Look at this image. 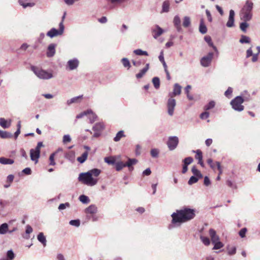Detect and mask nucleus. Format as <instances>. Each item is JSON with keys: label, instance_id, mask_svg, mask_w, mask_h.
Here are the masks:
<instances>
[{"label": "nucleus", "instance_id": "obj_20", "mask_svg": "<svg viewBox=\"0 0 260 260\" xmlns=\"http://www.w3.org/2000/svg\"><path fill=\"white\" fill-rule=\"evenodd\" d=\"M252 18L251 12H242L241 14V19L244 21H249Z\"/></svg>", "mask_w": 260, "mask_h": 260}, {"label": "nucleus", "instance_id": "obj_56", "mask_svg": "<svg viewBox=\"0 0 260 260\" xmlns=\"http://www.w3.org/2000/svg\"><path fill=\"white\" fill-rule=\"evenodd\" d=\"M247 229L246 228H242L239 232V235L241 238L245 237L246 233L247 232Z\"/></svg>", "mask_w": 260, "mask_h": 260}, {"label": "nucleus", "instance_id": "obj_13", "mask_svg": "<svg viewBox=\"0 0 260 260\" xmlns=\"http://www.w3.org/2000/svg\"><path fill=\"white\" fill-rule=\"evenodd\" d=\"M174 25L178 32H181L182 29L181 26V20L179 16L176 15L173 19Z\"/></svg>", "mask_w": 260, "mask_h": 260}, {"label": "nucleus", "instance_id": "obj_50", "mask_svg": "<svg viewBox=\"0 0 260 260\" xmlns=\"http://www.w3.org/2000/svg\"><path fill=\"white\" fill-rule=\"evenodd\" d=\"M0 137L2 138H8L11 137V135L7 132L0 130Z\"/></svg>", "mask_w": 260, "mask_h": 260}, {"label": "nucleus", "instance_id": "obj_62", "mask_svg": "<svg viewBox=\"0 0 260 260\" xmlns=\"http://www.w3.org/2000/svg\"><path fill=\"white\" fill-rule=\"evenodd\" d=\"M210 180L207 176H205L204 180V184L206 186H209L210 184Z\"/></svg>", "mask_w": 260, "mask_h": 260}, {"label": "nucleus", "instance_id": "obj_37", "mask_svg": "<svg viewBox=\"0 0 260 260\" xmlns=\"http://www.w3.org/2000/svg\"><path fill=\"white\" fill-rule=\"evenodd\" d=\"M101 172V170L98 169H93L88 171V173L91 174V176H94L97 177L100 174Z\"/></svg>", "mask_w": 260, "mask_h": 260}, {"label": "nucleus", "instance_id": "obj_26", "mask_svg": "<svg viewBox=\"0 0 260 260\" xmlns=\"http://www.w3.org/2000/svg\"><path fill=\"white\" fill-rule=\"evenodd\" d=\"M60 151L62 152V149H58L56 152L52 153L51 154V155L49 157V161H50V165H54L55 162H54V156L56 155Z\"/></svg>", "mask_w": 260, "mask_h": 260}, {"label": "nucleus", "instance_id": "obj_4", "mask_svg": "<svg viewBox=\"0 0 260 260\" xmlns=\"http://www.w3.org/2000/svg\"><path fill=\"white\" fill-rule=\"evenodd\" d=\"M31 70L40 79H48L52 77V74L36 66H31Z\"/></svg>", "mask_w": 260, "mask_h": 260}, {"label": "nucleus", "instance_id": "obj_58", "mask_svg": "<svg viewBox=\"0 0 260 260\" xmlns=\"http://www.w3.org/2000/svg\"><path fill=\"white\" fill-rule=\"evenodd\" d=\"M7 256L8 260H12L14 258V254L12 250H9L7 252Z\"/></svg>", "mask_w": 260, "mask_h": 260}, {"label": "nucleus", "instance_id": "obj_11", "mask_svg": "<svg viewBox=\"0 0 260 260\" xmlns=\"http://www.w3.org/2000/svg\"><path fill=\"white\" fill-rule=\"evenodd\" d=\"M181 86L178 83H175L174 85L173 92L169 93V96L173 98L176 95L180 94L181 91Z\"/></svg>", "mask_w": 260, "mask_h": 260}, {"label": "nucleus", "instance_id": "obj_49", "mask_svg": "<svg viewBox=\"0 0 260 260\" xmlns=\"http://www.w3.org/2000/svg\"><path fill=\"white\" fill-rule=\"evenodd\" d=\"M239 42L242 43H249L250 42V38L246 36H242Z\"/></svg>", "mask_w": 260, "mask_h": 260}, {"label": "nucleus", "instance_id": "obj_15", "mask_svg": "<svg viewBox=\"0 0 260 260\" xmlns=\"http://www.w3.org/2000/svg\"><path fill=\"white\" fill-rule=\"evenodd\" d=\"M209 233L211 237L212 243H215L219 240V236L216 235V232L214 229H210L209 230Z\"/></svg>", "mask_w": 260, "mask_h": 260}, {"label": "nucleus", "instance_id": "obj_60", "mask_svg": "<svg viewBox=\"0 0 260 260\" xmlns=\"http://www.w3.org/2000/svg\"><path fill=\"white\" fill-rule=\"evenodd\" d=\"M228 253L230 255H233L235 254L236 252V248L235 247H228Z\"/></svg>", "mask_w": 260, "mask_h": 260}, {"label": "nucleus", "instance_id": "obj_48", "mask_svg": "<svg viewBox=\"0 0 260 260\" xmlns=\"http://www.w3.org/2000/svg\"><path fill=\"white\" fill-rule=\"evenodd\" d=\"M121 62L123 64V66L125 68H128L129 69L131 67V64L129 60L126 58H123L121 59Z\"/></svg>", "mask_w": 260, "mask_h": 260}, {"label": "nucleus", "instance_id": "obj_23", "mask_svg": "<svg viewBox=\"0 0 260 260\" xmlns=\"http://www.w3.org/2000/svg\"><path fill=\"white\" fill-rule=\"evenodd\" d=\"M199 31L202 34H205L207 31V27L204 24V20L202 19L200 20V23L199 26Z\"/></svg>", "mask_w": 260, "mask_h": 260}, {"label": "nucleus", "instance_id": "obj_5", "mask_svg": "<svg viewBox=\"0 0 260 260\" xmlns=\"http://www.w3.org/2000/svg\"><path fill=\"white\" fill-rule=\"evenodd\" d=\"M244 100L241 96H237L231 101V105L232 108L238 112H241L244 110V107L242 104Z\"/></svg>", "mask_w": 260, "mask_h": 260}, {"label": "nucleus", "instance_id": "obj_47", "mask_svg": "<svg viewBox=\"0 0 260 260\" xmlns=\"http://www.w3.org/2000/svg\"><path fill=\"white\" fill-rule=\"evenodd\" d=\"M200 239L202 242L206 246H208L210 243V241L208 237H204L203 236H200Z\"/></svg>", "mask_w": 260, "mask_h": 260}, {"label": "nucleus", "instance_id": "obj_6", "mask_svg": "<svg viewBox=\"0 0 260 260\" xmlns=\"http://www.w3.org/2000/svg\"><path fill=\"white\" fill-rule=\"evenodd\" d=\"M176 105V100L170 96L167 103L168 113L170 116L173 115Z\"/></svg>", "mask_w": 260, "mask_h": 260}, {"label": "nucleus", "instance_id": "obj_54", "mask_svg": "<svg viewBox=\"0 0 260 260\" xmlns=\"http://www.w3.org/2000/svg\"><path fill=\"white\" fill-rule=\"evenodd\" d=\"M193 161V158L191 157H187L183 160L184 165L188 166Z\"/></svg>", "mask_w": 260, "mask_h": 260}, {"label": "nucleus", "instance_id": "obj_42", "mask_svg": "<svg viewBox=\"0 0 260 260\" xmlns=\"http://www.w3.org/2000/svg\"><path fill=\"white\" fill-rule=\"evenodd\" d=\"M8 226L7 223H3L0 226V233L5 234L8 230Z\"/></svg>", "mask_w": 260, "mask_h": 260}, {"label": "nucleus", "instance_id": "obj_24", "mask_svg": "<svg viewBox=\"0 0 260 260\" xmlns=\"http://www.w3.org/2000/svg\"><path fill=\"white\" fill-rule=\"evenodd\" d=\"M88 155V152L87 151H85L83 153L81 156H79L77 158V160L81 164H83L85 161L87 159V156Z\"/></svg>", "mask_w": 260, "mask_h": 260}, {"label": "nucleus", "instance_id": "obj_32", "mask_svg": "<svg viewBox=\"0 0 260 260\" xmlns=\"http://www.w3.org/2000/svg\"><path fill=\"white\" fill-rule=\"evenodd\" d=\"M191 171L193 174L194 176L198 177L199 178H202L203 176L200 171H199L196 166H193L191 169Z\"/></svg>", "mask_w": 260, "mask_h": 260}, {"label": "nucleus", "instance_id": "obj_55", "mask_svg": "<svg viewBox=\"0 0 260 260\" xmlns=\"http://www.w3.org/2000/svg\"><path fill=\"white\" fill-rule=\"evenodd\" d=\"M70 224L72 225L78 227L80 225V220L78 219L72 220L70 221Z\"/></svg>", "mask_w": 260, "mask_h": 260}, {"label": "nucleus", "instance_id": "obj_12", "mask_svg": "<svg viewBox=\"0 0 260 260\" xmlns=\"http://www.w3.org/2000/svg\"><path fill=\"white\" fill-rule=\"evenodd\" d=\"M235 12L233 10L230 11L229 17L228 21L226 24V25L228 27H232L234 26V19Z\"/></svg>", "mask_w": 260, "mask_h": 260}, {"label": "nucleus", "instance_id": "obj_2", "mask_svg": "<svg viewBox=\"0 0 260 260\" xmlns=\"http://www.w3.org/2000/svg\"><path fill=\"white\" fill-rule=\"evenodd\" d=\"M78 179L79 181L89 186L94 185L97 183V180L91 177L88 172L80 174Z\"/></svg>", "mask_w": 260, "mask_h": 260}, {"label": "nucleus", "instance_id": "obj_27", "mask_svg": "<svg viewBox=\"0 0 260 260\" xmlns=\"http://www.w3.org/2000/svg\"><path fill=\"white\" fill-rule=\"evenodd\" d=\"M38 240L42 243L44 246H45L46 245V238L44 236L43 233H40L39 235H38Z\"/></svg>", "mask_w": 260, "mask_h": 260}, {"label": "nucleus", "instance_id": "obj_34", "mask_svg": "<svg viewBox=\"0 0 260 260\" xmlns=\"http://www.w3.org/2000/svg\"><path fill=\"white\" fill-rule=\"evenodd\" d=\"M116 170L117 171H119L122 169L124 167H126L125 164L122 161H118L115 163Z\"/></svg>", "mask_w": 260, "mask_h": 260}, {"label": "nucleus", "instance_id": "obj_31", "mask_svg": "<svg viewBox=\"0 0 260 260\" xmlns=\"http://www.w3.org/2000/svg\"><path fill=\"white\" fill-rule=\"evenodd\" d=\"M125 136L124 135V132L123 131H119L116 136L114 138V141L115 142L119 141L121 138L124 137Z\"/></svg>", "mask_w": 260, "mask_h": 260}, {"label": "nucleus", "instance_id": "obj_61", "mask_svg": "<svg viewBox=\"0 0 260 260\" xmlns=\"http://www.w3.org/2000/svg\"><path fill=\"white\" fill-rule=\"evenodd\" d=\"M209 116V113L208 112H204L201 114L200 118L202 119H206Z\"/></svg>", "mask_w": 260, "mask_h": 260}, {"label": "nucleus", "instance_id": "obj_36", "mask_svg": "<svg viewBox=\"0 0 260 260\" xmlns=\"http://www.w3.org/2000/svg\"><path fill=\"white\" fill-rule=\"evenodd\" d=\"M104 128V125L102 123H96L93 127V129L96 132H100Z\"/></svg>", "mask_w": 260, "mask_h": 260}, {"label": "nucleus", "instance_id": "obj_64", "mask_svg": "<svg viewBox=\"0 0 260 260\" xmlns=\"http://www.w3.org/2000/svg\"><path fill=\"white\" fill-rule=\"evenodd\" d=\"M226 184L228 185V186H229V187H231V188H236V186L235 184H234L232 181L231 180H228L226 181Z\"/></svg>", "mask_w": 260, "mask_h": 260}, {"label": "nucleus", "instance_id": "obj_30", "mask_svg": "<svg viewBox=\"0 0 260 260\" xmlns=\"http://www.w3.org/2000/svg\"><path fill=\"white\" fill-rule=\"evenodd\" d=\"M79 200L83 204H88L90 202L89 198L84 194L80 196Z\"/></svg>", "mask_w": 260, "mask_h": 260}, {"label": "nucleus", "instance_id": "obj_52", "mask_svg": "<svg viewBox=\"0 0 260 260\" xmlns=\"http://www.w3.org/2000/svg\"><path fill=\"white\" fill-rule=\"evenodd\" d=\"M104 160L109 165H114L116 163L115 159L110 157H105L104 158Z\"/></svg>", "mask_w": 260, "mask_h": 260}, {"label": "nucleus", "instance_id": "obj_1", "mask_svg": "<svg viewBox=\"0 0 260 260\" xmlns=\"http://www.w3.org/2000/svg\"><path fill=\"white\" fill-rule=\"evenodd\" d=\"M171 216L172 217V222L173 224H178L187 222L192 219L195 216V210L188 208L176 210Z\"/></svg>", "mask_w": 260, "mask_h": 260}, {"label": "nucleus", "instance_id": "obj_33", "mask_svg": "<svg viewBox=\"0 0 260 260\" xmlns=\"http://www.w3.org/2000/svg\"><path fill=\"white\" fill-rule=\"evenodd\" d=\"M152 83L156 89H158L160 86V80L158 77H155L152 79Z\"/></svg>", "mask_w": 260, "mask_h": 260}, {"label": "nucleus", "instance_id": "obj_28", "mask_svg": "<svg viewBox=\"0 0 260 260\" xmlns=\"http://www.w3.org/2000/svg\"><path fill=\"white\" fill-rule=\"evenodd\" d=\"M0 125L2 127L6 128L10 126V123H9L5 118H1Z\"/></svg>", "mask_w": 260, "mask_h": 260}, {"label": "nucleus", "instance_id": "obj_19", "mask_svg": "<svg viewBox=\"0 0 260 260\" xmlns=\"http://www.w3.org/2000/svg\"><path fill=\"white\" fill-rule=\"evenodd\" d=\"M30 158L32 160L38 161V159L40 157V152L36 151L34 149H31L30 151Z\"/></svg>", "mask_w": 260, "mask_h": 260}, {"label": "nucleus", "instance_id": "obj_21", "mask_svg": "<svg viewBox=\"0 0 260 260\" xmlns=\"http://www.w3.org/2000/svg\"><path fill=\"white\" fill-rule=\"evenodd\" d=\"M138 162V160L136 158H128L127 161L125 163L126 167L129 168L130 171L133 170V168L132 167L133 165L136 164Z\"/></svg>", "mask_w": 260, "mask_h": 260}, {"label": "nucleus", "instance_id": "obj_44", "mask_svg": "<svg viewBox=\"0 0 260 260\" xmlns=\"http://www.w3.org/2000/svg\"><path fill=\"white\" fill-rule=\"evenodd\" d=\"M19 3L20 5L22 6L23 8H25L27 7H32L34 5L33 3H24V0H19Z\"/></svg>", "mask_w": 260, "mask_h": 260}, {"label": "nucleus", "instance_id": "obj_53", "mask_svg": "<svg viewBox=\"0 0 260 260\" xmlns=\"http://www.w3.org/2000/svg\"><path fill=\"white\" fill-rule=\"evenodd\" d=\"M89 112H90V110H87V111H84L76 116V118L79 119L82 118L84 116H87Z\"/></svg>", "mask_w": 260, "mask_h": 260}, {"label": "nucleus", "instance_id": "obj_51", "mask_svg": "<svg viewBox=\"0 0 260 260\" xmlns=\"http://www.w3.org/2000/svg\"><path fill=\"white\" fill-rule=\"evenodd\" d=\"M246 21L241 22L240 24V29L244 32L246 31V28L248 26V24L246 22Z\"/></svg>", "mask_w": 260, "mask_h": 260}, {"label": "nucleus", "instance_id": "obj_38", "mask_svg": "<svg viewBox=\"0 0 260 260\" xmlns=\"http://www.w3.org/2000/svg\"><path fill=\"white\" fill-rule=\"evenodd\" d=\"M134 53L137 55H148V54L147 51H143L142 50L140 49L135 50L134 51Z\"/></svg>", "mask_w": 260, "mask_h": 260}, {"label": "nucleus", "instance_id": "obj_22", "mask_svg": "<svg viewBox=\"0 0 260 260\" xmlns=\"http://www.w3.org/2000/svg\"><path fill=\"white\" fill-rule=\"evenodd\" d=\"M82 96H83V95H81L74 97V98H72L71 99L68 100L67 103L68 104V105H71V104H73V103H79L80 102V101L82 98Z\"/></svg>", "mask_w": 260, "mask_h": 260}, {"label": "nucleus", "instance_id": "obj_25", "mask_svg": "<svg viewBox=\"0 0 260 260\" xmlns=\"http://www.w3.org/2000/svg\"><path fill=\"white\" fill-rule=\"evenodd\" d=\"M0 163L4 165H11L14 163V160L12 159L2 157L0 158Z\"/></svg>", "mask_w": 260, "mask_h": 260}, {"label": "nucleus", "instance_id": "obj_63", "mask_svg": "<svg viewBox=\"0 0 260 260\" xmlns=\"http://www.w3.org/2000/svg\"><path fill=\"white\" fill-rule=\"evenodd\" d=\"M206 14L208 21L209 22H211L212 21V18L211 14L208 10H206Z\"/></svg>", "mask_w": 260, "mask_h": 260}, {"label": "nucleus", "instance_id": "obj_10", "mask_svg": "<svg viewBox=\"0 0 260 260\" xmlns=\"http://www.w3.org/2000/svg\"><path fill=\"white\" fill-rule=\"evenodd\" d=\"M152 32L153 33V38L157 39L164 33V30L159 26L156 25L152 29Z\"/></svg>", "mask_w": 260, "mask_h": 260}, {"label": "nucleus", "instance_id": "obj_14", "mask_svg": "<svg viewBox=\"0 0 260 260\" xmlns=\"http://www.w3.org/2000/svg\"><path fill=\"white\" fill-rule=\"evenodd\" d=\"M55 45L51 44L49 45L47 48L46 55L48 57H51L54 56L55 53Z\"/></svg>", "mask_w": 260, "mask_h": 260}, {"label": "nucleus", "instance_id": "obj_3", "mask_svg": "<svg viewBox=\"0 0 260 260\" xmlns=\"http://www.w3.org/2000/svg\"><path fill=\"white\" fill-rule=\"evenodd\" d=\"M65 18V12L63 13L62 17V21L59 24V28L56 29L54 28H52L47 33V36L51 38L57 37L61 35L64 30V25L63 24V19Z\"/></svg>", "mask_w": 260, "mask_h": 260}, {"label": "nucleus", "instance_id": "obj_29", "mask_svg": "<svg viewBox=\"0 0 260 260\" xmlns=\"http://www.w3.org/2000/svg\"><path fill=\"white\" fill-rule=\"evenodd\" d=\"M88 118L89 119L90 123H93L95 121L96 119V115L93 113V112L90 110V112H89L87 114Z\"/></svg>", "mask_w": 260, "mask_h": 260}, {"label": "nucleus", "instance_id": "obj_8", "mask_svg": "<svg viewBox=\"0 0 260 260\" xmlns=\"http://www.w3.org/2000/svg\"><path fill=\"white\" fill-rule=\"evenodd\" d=\"M213 52H209L206 56L203 57L201 59V64L204 67H208L211 64L213 58Z\"/></svg>", "mask_w": 260, "mask_h": 260}, {"label": "nucleus", "instance_id": "obj_9", "mask_svg": "<svg viewBox=\"0 0 260 260\" xmlns=\"http://www.w3.org/2000/svg\"><path fill=\"white\" fill-rule=\"evenodd\" d=\"M79 61L76 58L69 60L67 62V65L70 70L76 69L79 66Z\"/></svg>", "mask_w": 260, "mask_h": 260}, {"label": "nucleus", "instance_id": "obj_46", "mask_svg": "<svg viewBox=\"0 0 260 260\" xmlns=\"http://www.w3.org/2000/svg\"><path fill=\"white\" fill-rule=\"evenodd\" d=\"M212 243L214 244L213 249H219L223 246V244L219 241V240Z\"/></svg>", "mask_w": 260, "mask_h": 260}, {"label": "nucleus", "instance_id": "obj_18", "mask_svg": "<svg viewBox=\"0 0 260 260\" xmlns=\"http://www.w3.org/2000/svg\"><path fill=\"white\" fill-rule=\"evenodd\" d=\"M253 8V3L249 1H247L245 5L242 8V12H251Z\"/></svg>", "mask_w": 260, "mask_h": 260}, {"label": "nucleus", "instance_id": "obj_16", "mask_svg": "<svg viewBox=\"0 0 260 260\" xmlns=\"http://www.w3.org/2000/svg\"><path fill=\"white\" fill-rule=\"evenodd\" d=\"M98 211V208L95 205H91L85 209V212L86 214H94Z\"/></svg>", "mask_w": 260, "mask_h": 260}, {"label": "nucleus", "instance_id": "obj_45", "mask_svg": "<svg viewBox=\"0 0 260 260\" xmlns=\"http://www.w3.org/2000/svg\"><path fill=\"white\" fill-rule=\"evenodd\" d=\"M150 154L152 157L156 158L158 156L159 150L156 148L152 149L150 151Z\"/></svg>", "mask_w": 260, "mask_h": 260}, {"label": "nucleus", "instance_id": "obj_43", "mask_svg": "<svg viewBox=\"0 0 260 260\" xmlns=\"http://www.w3.org/2000/svg\"><path fill=\"white\" fill-rule=\"evenodd\" d=\"M215 106V102L214 101H210L208 104L205 106L204 109L205 110H209L213 108Z\"/></svg>", "mask_w": 260, "mask_h": 260}, {"label": "nucleus", "instance_id": "obj_39", "mask_svg": "<svg viewBox=\"0 0 260 260\" xmlns=\"http://www.w3.org/2000/svg\"><path fill=\"white\" fill-rule=\"evenodd\" d=\"M200 178H199L198 177H197L196 176H192L189 179L188 183L189 185H192L193 183L197 182L199 179Z\"/></svg>", "mask_w": 260, "mask_h": 260}, {"label": "nucleus", "instance_id": "obj_40", "mask_svg": "<svg viewBox=\"0 0 260 260\" xmlns=\"http://www.w3.org/2000/svg\"><path fill=\"white\" fill-rule=\"evenodd\" d=\"M14 176L13 175H9L7 178V182L8 183V184L4 185V187L5 188H7L10 186L11 183L13 182L14 180Z\"/></svg>", "mask_w": 260, "mask_h": 260}, {"label": "nucleus", "instance_id": "obj_17", "mask_svg": "<svg viewBox=\"0 0 260 260\" xmlns=\"http://www.w3.org/2000/svg\"><path fill=\"white\" fill-rule=\"evenodd\" d=\"M170 2L168 0L165 1L162 4L161 13H168L170 11Z\"/></svg>", "mask_w": 260, "mask_h": 260}, {"label": "nucleus", "instance_id": "obj_59", "mask_svg": "<svg viewBox=\"0 0 260 260\" xmlns=\"http://www.w3.org/2000/svg\"><path fill=\"white\" fill-rule=\"evenodd\" d=\"M233 92V89L232 87H229L228 89L225 91L224 95L228 98H230Z\"/></svg>", "mask_w": 260, "mask_h": 260}, {"label": "nucleus", "instance_id": "obj_57", "mask_svg": "<svg viewBox=\"0 0 260 260\" xmlns=\"http://www.w3.org/2000/svg\"><path fill=\"white\" fill-rule=\"evenodd\" d=\"M146 73V69H143L140 71V72L136 74V77L138 79L142 78L144 75Z\"/></svg>", "mask_w": 260, "mask_h": 260}, {"label": "nucleus", "instance_id": "obj_35", "mask_svg": "<svg viewBox=\"0 0 260 260\" xmlns=\"http://www.w3.org/2000/svg\"><path fill=\"white\" fill-rule=\"evenodd\" d=\"M190 19L188 16H185L183 18V26L184 27H188L190 25Z\"/></svg>", "mask_w": 260, "mask_h": 260}, {"label": "nucleus", "instance_id": "obj_7", "mask_svg": "<svg viewBox=\"0 0 260 260\" xmlns=\"http://www.w3.org/2000/svg\"><path fill=\"white\" fill-rule=\"evenodd\" d=\"M178 143L179 139L177 137H170L167 142V145L169 148V149L171 151L174 150L178 146Z\"/></svg>", "mask_w": 260, "mask_h": 260}, {"label": "nucleus", "instance_id": "obj_41", "mask_svg": "<svg viewBox=\"0 0 260 260\" xmlns=\"http://www.w3.org/2000/svg\"><path fill=\"white\" fill-rule=\"evenodd\" d=\"M192 152L193 153H196L195 157L197 159H198V160H200V159H203L202 152L200 150L198 149L196 151L193 150Z\"/></svg>", "mask_w": 260, "mask_h": 260}]
</instances>
